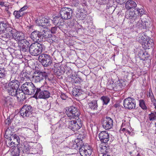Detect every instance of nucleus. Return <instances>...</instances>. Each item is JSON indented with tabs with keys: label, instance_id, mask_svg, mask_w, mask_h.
Instances as JSON below:
<instances>
[{
	"label": "nucleus",
	"instance_id": "f704fd0d",
	"mask_svg": "<svg viewBox=\"0 0 156 156\" xmlns=\"http://www.w3.org/2000/svg\"><path fill=\"white\" fill-rule=\"evenodd\" d=\"M73 94V96L77 97L79 96L82 94L81 90L78 88V87H75L73 88L72 91Z\"/></svg>",
	"mask_w": 156,
	"mask_h": 156
},
{
	"label": "nucleus",
	"instance_id": "393cba45",
	"mask_svg": "<svg viewBox=\"0 0 156 156\" xmlns=\"http://www.w3.org/2000/svg\"><path fill=\"white\" fill-rule=\"evenodd\" d=\"M20 50L21 51L25 52L29 49V46L30 45L29 42L26 39L23 41V42H21L20 43Z\"/></svg>",
	"mask_w": 156,
	"mask_h": 156
},
{
	"label": "nucleus",
	"instance_id": "2eb2a0df",
	"mask_svg": "<svg viewBox=\"0 0 156 156\" xmlns=\"http://www.w3.org/2000/svg\"><path fill=\"white\" fill-rule=\"evenodd\" d=\"M113 123L112 119L109 117H107L102 122V126L106 130L112 128Z\"/></svg>",
	"mask_w": 156,
	"mask_h": 156
},
{
	"label": "nucleus",
	"instance_id": "603ef678",
	"mask_svg": "<svg viewBox=\"0 0 156 156\" xmlns=\"http://www.w3.org/2000/svg\"><path fill=\"white\" fill-rule=\"evenodd\" d=\"M56 31V27H53L51 28V32L54 34L55 33V32Z\"/></svg>",
	"mask_w": 156,
	"mask_h": 156
},
{
	"label": "nucleus",
	"instance_id": "a18cd8bd",
	"mask_svg": "<svg viewBox=\"0 0 156 156\" xmlns=\"http://www.w3.org/2000/svg\"><path fill=\"white\" fill-rule=\"evenodd\" d=\"M148 23L145 20L143 21V23H142L141 27V29H146L148 27Z\"/></svg>",
	"mask_w": 156,
	"mask_h": 156
},
{
	"label": "nucleus",
	"instance_id": "bb28decb",
	"mask_svg": "<svg viewBox=\"0 0 156 156\" xmlns=\"http://www.w3.org/2000/svg\"><path fill=\"white\" fill-rule=\"evenodd\" d=\"M153 40L149 38L142 44L145 49H149L154 46Z\"/></svg>",
	"mask_w": 156,
	"mask_h": 156
},
{
	"label": "nucleus",
	"instance_id": "3c124183",
	"mask_svg": "<svg viewBox=\"0 0 156 156\" xmlns=\"http://www.w3.org/2000/svg\"><path fill=\"white\" fill-rule=\"evenodd\" d=\"M28 7L27 5H24L23 7L20 10L22 12H23V11H24L27 9Z\"/></svg>",
	"mask_w": 156,
	"mask_h": 156
},
{
	"label": "nucleus",
	"instance_id": "774afa93",
	"mask_svg": "<svg viewBox=\"0 0 156 156\" xmlns=\"http://www.w3.org/2000/svg\"><path fill=\"white\" fill-rule=\"evenodd\" d=\"M153 138L154 139V137H153Z\"/></svg>",
	"mask_w": 156,
	"mask_h": 156
},
{
	"label": "nucleus",
	"instance_id": "79ce46f5",
	"mask_svg": "<svg viewBox=\"0 0 156 156\" xmlns=\"http://www.w3.org/2000/svg\"><path fill=\"white\" fill-rule=\"evenodd\" d=\"M139 105L141 108L144 110H146L147 107L146 106L144 101L143 100H139Z\"/></svg>",
	"mask_w": 156,
	"mask_h": 156
},
{
	"label": "nucleus",
	"instance_id": "de8ad7c7",
	"mask_svg": "<svg viewBox=\"0 0 156 156\" xmlns=\"http://www.w3.org/2000/svg\"><path fill=\"white\" fill-rule=\"evenodd\" d=\"M115 83L112 84H109L108 86V88L110 90H115Z\"/></svg>",
	"mask_w": 156,
	"mask_h": 156
},
{
	"label": "nucleus",
	"instance_id": "49530a36",
	"mask_svg": "<svg viewBox=\"0 0 156 156\" xmlns=\"http://www.w3.org/2000/svg\"><path fill=\"white\" fill-rule=\"evenodd\" d=\"M5 71L3 68L0 67V78L4 77L5 76Z\"/></svg>",
	"mask_w": 156,
	"mask_h": 156
},
{
	"label": "nucleus",
	"instance_id": "dca6fc26",
	"mask_svg": "<svg viewBox=\"0 0 156 156\" xmlns=\"http://www.w3.org/2000/svg\"><path fill=\"white\" fill-rule=\"evenodd\" d=\"M77 9L78 12L76 13V16L80 20H83L86 18L87 12L84 9L81 8L80 5Z\"/></svg>",
	"mask_w": 156,
	"mask_h": 156
},
{
	"label": "nucleus",
	"instance_id": "1a4fd4ad",
	"mask_svg": "<svg viewBox=\"0 0 156 156\" xmlns=\"http://www.w3.org/2000/svg\"><path fill=\"white\" fill-rule=\"evenodd\" d=\"M78 149L81 156H89L92 152V148L87 144L85 145L82 144Z\"/></svg>",
	"mask_w": 156,
	"mask_h": 156
},
{
	"label": "nucleus",
	"instance_id": "c756f323",
	"mask_svg": "<svg viewBox=\"0 0 156 156\" xmlns=\"http://www.w3.org/2000/svg\"><path fill=\"white\" fill-rule=\"evenodd\" d=\"M40 32L37 31H35L32 32L30 35V37L34 41H37L39 40L40 37Z\"/></svg>",
	"mask_w": 156,
	"mask_h": 156
},
{
	"label": "nucleus",
	"instance_id": "8fccbe9b",
	"mask_svg": "<svg viewBox=\"0 0 156 156\" xmlns=\"http://www.w3.org/2000/svg\"><path fill=\"white\" fill-rule=\"evenodd\" d=\"M11 122V120L10 118H8L5 121V123L6 125H9Z\"/></svg>",
	"mask_w": 156,
	"mask_h": 156
},
{
	"label": "nucleus",
	"instance_id": "864d4df0",
	"mask_svg": "<svg viewBox=\"0 0 156 156\" xmlns=\"http://www.w3.org/2000/svg\"><path fill=\"white\" fill-rule=\"evenodd\" d=\"M41 22V20H36V23L37 25L41 26L42 23Z\"/></svg>",
	"mask_w": 156,
	"mask_h": 156
},
{
	"label": "nucleus",
	"instance_id": "4d7b16f0",
	"mask_svg": "<svg viewBox=\"0 0 156 156\" xmlns=\"http://www.w3.org/2000/svg\"><path fill=\"white\" fill-rule=\"evenodd\" d=\"M1 24L2 25V29H3V30L4 29H5L6 28V24L5 23L3 22H1Z\"/></svg>",
	"mask_w": 156,
	"mask_h": 156
},
{
	"label": "nucleus",
	"instance_id": "a211bd4d",
	"mask_svg": "<svg viewBox=\"0 0 156 156\" xmlns=\"http://www.w3.org/2000/svg\"><path fill=\"white\" fill-rule=\"evenodd\" d=\"M82 144L81 141L77 139L74 141L73 140L69 143V147L72 149H78Z\"/></svg>",
	"mask_w": 156,
	"mask_h": 156
},
{
	"label": "nucleus",
	"instance_id": "cd10ccee",
	"mask_svg": "<svg viewBox=\"0 0 156 156\" xmlns=\"http://www.w3.org/2000/svg\"><path fill=\"white\" fill-rule=\"evenodd\" d=\"M148 37L145 35L144 33H143L139 34L136 39L137 41L142 44L144 41L148 39Z\"/></svg>",
	"mask_w": 156,
	"mask_h": 156
},
{
	"label": "nucleus",
	"instance_id": "a19ab883",
	"mask_svg": "<svg viewBox=\"0 0 156 156\" xmlns=\"http://www.w3.org/2000/svg\"><path fill=\"white\" fill-rule=\"evenodd\" d=\"M148 117L150 121L156 120V112H152L149 114Z\"/></svg>",
	"mask_w": 156,
	"mask_h": 156
},
{
	"label": "nucleus",
	"instance_id": "f3484780",
	"mask_svg": "<svg viewBox=\"0 0 156 156\" xmlns=\"http://www.w3.org/2000/svg\"><path fill=\"white\" fill-rule=\"evenodd\" d=\"M98 136L101 142L106 143L109 140V135L107 131H101L99 133Z\"/></svg>",
	"mask_w": 156,
	"mask_h": 156
},
{
	"label": "nucleus",
	"instance_id": "c03bdc74",
	"mask_svg": "<svg viewBox=\"0 0 156 156\" xmlns=\"http://www.w3.org/2000/svg\"><path fill=\"white\" fill-rule=\"evenodd\" d=\"M32 88H30V89H29V92L28 93H27V94L28 95H31L34 93L35 92V91L36 90V87L33 84V86H32Z\"/></svg>",
	"mask_w": 156,
	"mask_h": 156
},
{
	"label": "nucleus",
	"instance_id": "f8f14e48",
	"mask_svg": "<svg viewBox=\"0 0 156 156\" xmlns=\"http://www.w3.org/2000/svg\"><path fill=\"white\" fill-rule=\"evenodd\" d=\"M123 105L126 108L132 109L135 108L136 106L135 100L132 98H128L123 101Z\"/></svg>",
	"mask_w": 156,
	"mask_h": 156
},
{
	"label": "nucleus",
	"instance_id": "7ed1b4c3",
	"mask_svg": "<svg viewBox=\"0 0 156 156\" xmlns=\"http://www.w3.org/2000/svg\"><path fill=\"white\" fill-rule=\"evenodd\" d=\"M19 85V81L14 80L10 81L8 84H4L3 89L7 91L9 95L15 96L17 92Z\"/></svg>",
	"mask_w": 156,
	"mask_h": 156
},
{
	"label": "nucleus",
	"instance_id": "b1692460",
	"mask_svg": "<svg viewBox=\"0 0 156 156\" xmlns=\"http://www.w3.org/2000/svg\"><path fill=\"white\" fill-rule=\"evenodd\" d=\"M137 5L136 3L133 0H128L125 3V7L127 10H129L132 9H134L136 7Z\"/></svg>",
	"mask_w": 156,
	"mask_h": 156
},
{
	"label": "nucleus",
	"instance_id": "aec40b11",
	"mask_svg": "<svg viewBox=\"0 0 156 156\" xmlns=\"http://www.w3.org/2000/svg\"><path fill=\"white\" fill-rule=\"evenodd\" d=\"M10 146L12 147L15 145H18L20 143V137L16 134L11 136L10 139Z\"/></svg>",
	"mask_w": 156,
	"mask_h": 156
},
{
	"label": "nucleus",
	"instance_id": "37998d69",
	"mask_svg": "<svg viewBox=\"0 0 156 156\" xmlns=\"http://www.w3.org/2000/svg\"><path fill=\"white\" fill-rule=\"evenodd\" d=\"M101 99L103 101V103L105 105H107L110 101L109 98L106 96L102 97Z\"/></svg>",
	"mask_w": 156,
	"mask_h": 156
},
{
	"label": "nucleus",
	"instance_id": "9d476101",
	"mask_svg": "<svg viewBox=\"0 0 156 156\" xmlns=\"http://www.w3.org/2000/svg\"><path fill=\"white\" fill-rule=\"evenodd\" d=\"M38 59L42 65L44 67L51 66L52 62L50 55L46 54H41L40 55Z\"/></svg>",
	"mask_w": 156,
	"mask_h": 156
},
{
	"label": "nucleus",
	"instance_id": "6e6552de",
	"mask_svg": "<svg viewBox=\"0 0 156 156\" xmlns=\"http://www.w3.org/2000/svg\"><path fill=\"white\" fill-rule=\"evenodd\" d=\"M48 73L44 71L36 70L34 73L33 78L36 83L40 82L48 76Z\"/></svg>",
	"mask_w": 156,
	"mask_h": 156
},
{
	"label": "nucleus",
	"instance_id": "39448f33",
	"mask_svg": "<svg viewBox=\"0 0 156 156\" xmlns=\"http://www.w3.org/2000/svg\"><path fill=\"white\" fill-rule=\"evenodd\" d=\"M48 87L46 85L37 88L35 96L40 98H47L50 96V93L48 90Z\"/></svg>",
	"mask_w": 156,
	"mask_h": 156
},
{
	"label": "nucleus",
	"instance_id": "5701e85b",
	"mask_svg": "<svg viewBox=\"0 0 156 156\" xmlns=\"http://www.w3.org/2000/svg\"><path fill=\"white\" fill-rule=\"evenodd\" d=\"M115 90H122L126 85L125 82L122 80H118L115 83Z\"/></svg>",
	"mask_w": 156,
	"mask_h": 156
},
{
	"label": "nucleus",
	"instance_id": "6e6d98bb",
	"mask_svg": "<svg viewBox=\"0 0 156 156\" xmlns=\"http://www.w3.org/2000/svg\"><path fill=\"white\" fill-rule=\"evenodd\" d=\"M123 124H122V127L121 128V130L123 132H129V131L128 130L126 129L125 128H123Z\"/></svg>",
	"mask_w": 156,
	"mask_h": 156
},
{
	"label": "nucleus",
	"instance_id": "f257e3e1",
	"mask_svg": "<svg viewBox=\"0 0 156 156\" xmlns=\"http://www.w3.org/2000/svg\"><path fill=\"white\" fill-rule=\"evenodd\" d=\"M144 14V10L142 8H139L137 7L136 9H135L133 11H130L129 13L127 14L126 15V16L129 19L131 23H133L135 21L136 23V27L141 28L143 20H139L138 21L137 20L140 19V17Z\"/></svg>",
	"mask_w": 156,
	"mask_h": 156
},
{
	"label": "nucleus",
	"instance_id": "0e129e2a",
	"mask_svg": "<svg viewBox=\"0 0 156 156\" xmlns=\"http://www.w3.org/2000/svg\"><path fill=\"white\" fill-rule=\"evenodd\" d=\"M151 143L152 144L154 143L155 142L154 141V140L153 141L151 142Z\"/></svg>",
	"mask_w": 156,
	"mask_h": 156
},
{
	"label": "nucleus",
	"instance_id": "58836bf2",
	"mask_svg": "<svg viewBox=\"0 0 156 156\" xmlns=\"http://www.w3.org/2000/svg\"><path fill=\"white\" fill-rule=\"evenodd\" d=\"M23 12H22L20 10L18 11H15L13 12V15L16 19H19L23 16Z\"/></svg>",
	"mask_w": 156,
	"mask_h": 156
},
{
	"label": "nucleus",
	"instance_id": "2f4dec72",
	"mask_svg": "<svg viewBox=\"0 0 156 156\" xmlns=\"http://www.w3.org/2000/svg\"><path fill=\"white\" fill-rule=\"evenodd\" d=\"M72 70H70L67 73V74L68 75V72H70L71 74L69 75V80L72 83H76L77 81V78L75 74H73V73H72Z\"/></svg>",
	"mask_w": 156,
	"mask_h": 156
},
{
	"label": "nucleus",
	"instance_id": "e2e57ef3",
	"mask_svg": "<svg viewBox=\"0 0 156 156\" xmlns=\"http://www.w3.org/2000/svg\"><path fill=\"white\" fill-rule=\"evenodd\" d=\"M1 23H0V30H2V26H1Z\"/></svg>",
	"mask_w": 156,
	"mask_h": 156
},
{
	"label": "nucleus",
	"instance_id": "4468645a",
	"mask_svg": "<svg viewBox=\"0 0 156 156\" xmlns=\"http://www.w3.org/2000/svg\"><path fill=\"white\" fill-rule=\"evenodd\" d=\"M22 130L25 133H21L20 135V141L22 142L24 140H27V139L30 135V134L33 133V132L30 129L23 128Z\"/></svg>",
	"mask_w": 156,
	"mask_h": 156
},
{
	"label": "nucleus",
	"instance_id": "69168bd1",
	"mask_svg": "<svg viewBox=\"0 0 156 156\" xmlns=\"http://www.w3.org/2000/svg\"><path fill=\"white\" fill-rule=\"evenodd\" d=\"M1 26H2V25H1ZM3 30V29H2V30Z\"/></svg>",
	"mask_w": 156,
	"mask_h": 156
},
{
	"label": "nucleus",
	"instance_id": "0eeeda50",
	"mask_svg": "<svg viewBox=\"0 0 156 156\" xmlns=\"http://www.w3.org/2000/svg\"><path fill=\"white\" fill-rule=\"evenodd\" d=\"M65 112L70 119H76L79 117L80 113L78 109L74 106H71L66 108Z\"/></svg>",
	"mask_w": 156,
	"mask_h": 156
},
{
	"label": "nucleus",
	"instance_id": "7c9ffc66",
	"mask_svg": "<svg viewBox=\"0 0 156 156\" xmlns=\"http://www.w3.org/2000/svg\"><path fill=\"white\" fill-rule=\"evenodd\" d=\"M147 96L148 98H150L152 102V104L154 106V108L156 109V100L154 98L151 89H149L147 94Z\"/></svg>",
	"mask_w": 156,
	"mask_h": 156
},
{
	"label": "nucleus",
	"instance_id": "ddd939ff",
	"mask_svg": "<svg viewBox=\"0 0 156 156\" xmlns=\"http://www.w3.org/2000/svg\"><path fill=\"white\" fill-rule=\"evenodd\" d=\"M32 111V107L30 105H26L21 108L20 113L23 117H28L31 115Z\"/></svg>",
	"mask_w": 156,
	"mask_h": 156
},
{
	"label": "nucleus",
	"instance_id": "c9c22d12",
	"mask_svg": "<svg viewBox=\"0 0 156 156\" xmlns=\"http://www.w3.org/2000/svg\"><path fill=\"white\" fill-rule=\"evenodd\" d=\"M4 101V105L5 106H7L9 105H11L13 101V100L12 98L8 96L5 98Z\"/></svg>",
	"mask_w": 156,
	"mask_h": 156
},
{
	"label": "nucleus",
	"instance_id": "4be33fe9",
	"mask_svg": "<svg viewBox=\"0 0 156 156\" xmlns=\"http://www.w3.org/2000/svg\"><path fill=\"white\" fill-rule=\"evenodd\" d=\"M32 86H33V83L32 82H26L22 86L21 89L22 90L27 94V93L29 92L28 91H29L30 88H32Z\"/></svg>",
	"mask_w": 156,
	"mask_h": 156
},
{
	"label": "nucleus",
	"instance_id": "5fc2aeb1",
	"mask_svg": "<svg viewBox=\"0 0 156 156\" xmlns=\"http://www.w3.org/2000/svg\"><path fill=\"white\" fill-rule=\"evenodd\" d=\"M126 0H116V1L118 3H119L120 4H121L123 3Z\"/></svg>",
	"mask_w": 156,
	"mask_h": 156
},
{
	"label": "nucleus",
	"instance_id": "423d86ee",
	"mask_svg": "<svg viewBox=\"0 0 156 156\" xmlns=\"http://www.w3.org/2000/svg\"><path fill=\"white\" fill-rule=\"evenodd\" d=\"M82 123L81 119L79 118L76 119H70V121L68 125V127L75 131L80 129L82 126Z\"/></svg>",
	"mask_w": 156,
	"mask_h": 156
},
{
	"label": "nucleus",
	"instance_id": "473e14b6",
	"mask_svg": "<svg viewBox=\"0 0 156 156\" xmlns=\"http://www.w3.org/2000/svg\"><path fill=\"white\" fill-rule=\"evenodd\" d=\"M25 93L22 90H18L16 96L19 100L23 101L25 98Z\"/></svg>",
	"mask_w": 156,
	"mask_h": 156
},
{
	"label": "nucleus",
	"instance_id": "20e7f679",
	"mask_svg": "<svg viewBox=\"0 0 156 156\" xmlns=\"http://www.w3.org/2000/svg\"><path fill=\"white\" fill-rule=\"evenodd\" d=\"M45 50L44 45L38 43H33L29 47V52L33 56H37Z\"/></svg>",
	"mask_w": 156,
	"mask_h": 156
},
{
	"label": "nucleus",
	"instance_id": "6ab92c4d",
	"mask_svg": "<svg viewBox=\"0 0 156 156\" xmlns=\"http://www.w3.org/2000/svg\"><path fill=\"white\" fill-rule=\"evenodd\" d=\"M14 39L18 41V43L20 44L21 42H23L25 39L24 34L20 32L16 31Z\"/></svg>",
	"mask_w": 156,
	"mask_h": 156
},
{
	"label": "nucleus",
	"instance_id": "bf43d9fd",
	"mask_svg": "<svg viewBox=\"0 0 156 156\" xmlns=\"http://www.w3.org/2000/svg\"><path fill=\"white\" fill-rule=\"evenodd\" d=\"M145 55H147V52H142V57L143 58H145L147 57V56H144Z\"/></svg>",
	"mask_w": 156,
	"mask_h": 156
},
{
	"label": "nucleus",
	"instance_id": "a878e982",
	"mask_svg": "<svg viewBox=\"0 0 156 156\" xmlns=\"http://www.w3.org/2000/svg\"><path fill=\"white\" fill-rule=\"evenodd\" d=\"M29 142L24 141L22 144V147L20 148V150H22L23 153H30V151L31 149V147L29 145Z\"/></svg>",
	"mask_w": 156,
	"mask_h": 156
},
{
	"label": "nucleus",
	"instance_id": "f03ea898",
	"mask_svg": "<svg viewBox=\"0 0 156 156\" xmlns=\"http://www.w3.org/2000/svg\"><path fill=\"white\" fill-rule=\"evenodd\" d=\"M73 11L70 8H62L60 11V17L55 16L52 21L53 23L55 24H58L59 22L61 23L63 19L66 20L70 19L72 16Z\"/></svg>",
	"mask_w": 156,
	"mask_h": 156
},
{
	"label": "nucleus",
	"instance_id": "c85d7f7f",
	"mask_svg": "<svg viewBox=\"0 0 156 156\" xmlns=\"http://www.w3.org/2000/svg\"><path fill=\"white\" fill-rule=\"evenodd\" d=\"M88 106L89 108L91 110L94 111L97 110L98 107L97 101L96 100H94L92 101L88 102Z\"/></svg>",
	"mask_w": 156,
	"mask_h": 156
},
{
	"label": "nucleus",
	"instance_id": "412c9836",
	"mask_svg": "<svg viewBox=\"0 0 156 156\" xmlns=\"http://www.w3.org/2000/svg\"><path fill=\"white\" fill-rule=\"evenodd\" d=\"M39 20H41V22L42 23L41 27L47 29L48 28V27L51 25L50 21L51 22H53L52 20L47 19L45 17L42 18Z\"/></svg>",
	"mask_w": 156,
	"mask_h": 156
},
{
	"label": "nucleus",
	"instance_id": "338daca9",
	"mask_svg": "<svg viewBox=\"0 0 156 156\" xmlns=\"http://www.w3.org/2000/svg\"><path fill=\"white\" fill-rule=\"evenodd\" d=\"M60 72V73H62V72Z\"/></svg>",
	"mask_w": 156,
	"mask_h": 156
},
{
	"label": "nucleus",
	"instance_id": "13d9d810",
	"mask_svg": "<svg viewBox=\"0 0 156 156\" xmlns=\"http://www.w3.org/2000/svg\"><path fill=\"white\" fill-rule=\"evenodd\" d=\"M0 6L1 7L5 6V2L2 1H0Z\"/></svg>",
	"mask_w": 156,
	"mask_h": 156
},
{
	"label": "nucleus",
	"instance_id": "9b49d317",
	"mask_svg": "<svg viewBox=\"0 0 156 156\" xmlns=\"http://www.w3.org/2000/svg\"><path fill=\"white\" fill-rule=\"evenodd\" d=\"M70 121V119L68 117H63L58 122L53 125L51 128L54 130L56 129L57 127H61L62 128L66 126L68 127V125Z\"/></svg>",
	"mask_w": 156,
	"mask_h": 156
},
{
	"label": "nucleus",
	"instance_id": "ea45409f",
	"mask_svg": "<svg viewBox=\"0 0 156 156\" xmlns=\"http://www.w3.org/2000/svg\"><path fill=\"white\" fill-rule=\"evenodd\" d=\"M16 30H10L6 34V37L9 38L14 39V36Z\"/></svg>",
	"mask_w": 156,
	"mask_h": 156
},
{
	"label": "nucleus",
	"instance_id": "72a5a7b5",
	"mask_svg": "<svg viewBox=\"0 0 156 156\" xmlns=\"http://www.w3.org/2000/svg\"><path fill=\"white\" fill-rule=\"evenodd\" d=\"M40 38L42 37L43 38L47 39L49 38H51L52 36L50 34V32L48 31L43 30L42 32H40Z\"/></svg>",
	"mask_w": 156,
	"mask_h": 156
},
{
	"label": "nucleus",
	"instance_id": "09e8293b",
	"mask_svg": "<svg viewBox=\"0 0 156 156\" xmlns=\"http://www.w3.org/2000/svg\"><path fill=\"white\" fill-rule=\"evenodd\" d=\"M61 98L62 100H65L68 97L65 94H62L61 95Z\"/></svg>",
	"mask_w": 156,
	"mask_h": 156
},
{
	"label": "nucleus",
	"instance_id": "680f3d73",
	"mask_svg": "<svg viewBox=\"0 0 156 156\" xmlns=\"http://www.w3.org/2000/svg\"><path fill=\"white\" fill-rule=\"evenodd\" d=\"M103 156H110L107 154H104Z\"/></svg>",
	"mask_w": 156,
	"mask_h": 156
},
{
	"label": "nucleus",
	"instance_id": "052dcab7",
	"mask_svg": "<svg viewBox=\"0 0 156 156\" xmlns=\"http://www.w3.org/2000/svg\"><path fill=\"white\" fill-rule=\"evenodd\" d=\"M7 132H8V130H7L6 131L5 133V138H7V139L9 137V136L7 135Z\"/></svg>",
	"mask_w": 156,
	"mask_h": 156
},
{
	"label": "nucleus",
	"instance_id": "e433bc0d",
	"mask_svg": "<svg viewBox=\"0 0 156 156\" xmlns=\"http://www.w3.org/2000/svg\"><path fill=\"white\" fill-rule=\"evenodd\" d=\"M28 74L26 72L23 73L20 75V82L27 81L29 79Z\"/></svg>",
	"mask_w": 156,
	"mask_h": 156
},
{
	"label": "nucleus",
	"instance_id": "4c0bfd02",
	"mask_svg": "<svg viewBox=\"0 0 156 156\" xmlns=\"http://www.w3.org/2000/svg\"><path fill=\"white\" fill-rule=\"evenodd\" d=\"M20 151V147H15L11 152L12 156H19Z\"/></svg>",
	"mask_w": 156,
	"mask_h": 156
}]
</instances>
